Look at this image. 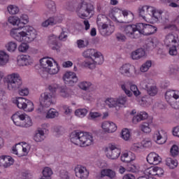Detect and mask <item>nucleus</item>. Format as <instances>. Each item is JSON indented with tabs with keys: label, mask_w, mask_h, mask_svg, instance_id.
Listing matches in <instances>:
<instances>
[{
	"label": "nucleus",
	"mask_w": 179,
	"mask_h": 179,
	"mask_svg": "<svg viewBox=\"0 0 179 179\" xmlns=\"http://www.w3.org/2000/svg\"><path fill=\"white\" fill-rule=\"evenodd\" d=\"M121 89L124 92L125 94H127L128 97H132V92L131 90L127 89L125 84H121Z\"/></svg>",
	"instance_id": "obj_60"
},
{
	"label": "nucleus",
	"mask_w": 179,
	"mask_h": 179,
	"mask_svg": "<svg viewBox=\"0 0 179 179\" xmlns=\"http://www.w3.org/2000/svg\"><path fill=\"white\" fill-rule=\"evenodd\" d=\"M26 106L25 111L31 112L33 110H34V104L33 102H31V101H29V99H27Z\"/></svg>",
	"instance_id": "obj_56"
},
{
	"label": "nucleus",
	"mask_w": 179,
	"mask_h": 179,
	"mask_svg": "<svg viewBox=\"0 0 179 179\" xmlns=\"http://www.w3.org/2000/svg\"><path fill=\"white\" fill-rule=\"evenodd\" d=\"M73 94V92L71 89L66 88V87H60V95L64 99H69L71 96Z\"/></svg>",
	"instance_id": "obj_31"
},
{
	"label": "nucleus",
	"mask_w": 179,
	"mask_h": 179,
	"mask_svg": "<svg viewBox=\"0 0 179 179\" xmlns=\"http://www.w3.org/2000/svg\"><path fill=\"white\" fill-rule=\"evenodd\" d=\"M143 148V145L142 144L138 143H134L131 146L132 150H134L135 152H138V150H141Z\"/></svg>",
	"instance_id": "obj_62"
},
{
	"label": "nucleus",
	"mask_w": 179,
	"mask_h": 179,
	"mask_svg": "<svg viewBox=\"0 0 179 179\" xmlns=\"http://www.w3.org/2000/svg\"><path fill=\"white\" fill-rule=\"evenodd\" d=\"M63 79L65 85H68V86H73L75 83H78V76H76V73L71 71L66 72L64 75Z\"/></svg>",
	"instance_id": "obj_18"
},
{
	"label": "nucleus",
	"mask_w": 179,
	"mask_h": 179,
	"mask_svg": "<svg viewBox=\"0 0 179 179\" xmlns=\"http://www.w3.org/2000/svg\"><path fill=\"white\" fill-rule=\"evenodd\" d=\"M149 115H148V113L143 111L138 113L136 116L133 117V122L134 124H137V122H141V121H143L144 120H146Z\"/></svg>",
	"instance_id": "obj_28"
},
{
	"label": "nucleus",
	"mask_w": 179,
	"mask_h": 179,
	"mask_svg": "<svg viewBox=\"0 0 179 179\" xmlns=\"http://www.w3.org/2000/svg\"><path fill=\"white\" fill-rule=\"evenodd\" d=\"M106 106H108L110 108H113V107H118L117 103V99L115 98H108L105 101Z\"/></svg>",
	"instance_id": "obj_40"
},
{
	"label": "nucleus",
	"mask_w": 179,
	"mask_h": 179,
	"mask_svg": "<svg viewBox=\"0 0 179 179\" xmlns=\"http://www.w3.org/2000/svg\"><path fill=\"white\" fill-rule=\"evenodd\" d=\"M94 58L87 59L83 63L82 65L85 68H88V69H94L96 65H101L104 62V57L100 52H95L93 56Z\"/></svg>",
	"instance_id": "obj_8"
},
{
	"label": "nucleus",
	"mask_w": 179,
	"mask_h": 179,
	"mask_svg": "<svg viewBox=\"0 0 179 179\" xmlns=\"http://www.w3.org/2000/svg\"><path fill=\"white\" fill-rule=\"evenodd\" d=\"M18 42L19 43L24 42L21 44V45L18 47V51H20V52H26V50H29V45H27V43H30V42H26L24 41H18Z\"/></svg>",
	"instance_id": "obj_47"
},
{
	"label": "nucleus",
	"mask_w": 179,
	"mask_h": 179,
	"mask_svg": "<svg viewBox=\"0 0 179 179\" xmlns=\"http://www.w3.org/2000/svg\"><path fill=\"white\" fill-rule=\"evenodd\" d=\"M178 72H179L178 65L171 64L169 66V73H170V75H176V73H178Z\"/></svg>",
	"instance_id": "obj_52"
},
{
	"label": "nucleus",
	"mask_w": 179,
	"mask_h": 179,
	"mask_svg": "<svg viewBox=\"0 0 179 179\" xmlns=\"http://www.w3.org/2000/svg\"><path fill=\"white\" fill-rule=\"evenodd\" d=\"M139 170V166L135 164H128L127 171H131V173H136Z\"/></svg>",
	"instance_id": "obj_58"
},
{
	"label": "nucleus",
	"mask_w": 179,
	"mask_h": 179,
	"mask_svg": "<svg viewBox=\"0 0 179 179\" xmlns=\"http://www.w3.org/2000/svg\"><path fill=\"white\" fill-rule=\"evenodd\" d=\"M108 20H110L108 19V17H107V16H106V15L99 14L98 15L96 18V24L98 27H99L100 26H103V24L107 23Z\"/></svg>",
	"instance_id": "obj_33"
},
{
	"label": "nucleus",
	"mask_w": 179,
	"mask_h": 179,
	"mask_svg": "<svg viewBox=\"0 0 179 179\" xmlns=\"http://www.w3.org/2000/svg\"><path fill=\"white\" fill-rule=\"evenodd\" d=\"M4 83L7 85L8 90H16L22 85V79L17 73H13L4 78Z\"/></svg>",
	"instance_id": "obj_7"
},
{
	"label": "nucleus",
	"mask_w": 179,
	"mask_h": 179,
	"mask_svg": "<svg viewBox=\"0 0 179 179\" xmlns=\"http://www.w3.org/2000/svg\"><path fill=\"white\" fill-rule=\"evenodd\" d=\"M55 117H58V112L55 109H50L46 114V118H55Z\"/></svg>",
	"instance_id": "obj_50"
},
{
	"label": "nucleus",
	"mask_w": 179,
	"mask_h": 179,
	"mask_svg": "<svg viewBox=\"0 0 179 179\" xmlns=\"http://www.w3.org/2000/svg\"><path fill=\"white\" fill-rule=\"evenodd\" d=\"M15 163V159L10 156L2 155L0 157V167L8 169Z\"/></svg>",
	"instance_id": "obj_20"
},
{
	"label": "nucleus",
	"mask_w": 179,
	"mask_h": 179,
	"mask_svg": "<svg viewBox=\"0 0 179 179\" xmlns=\"http://www.w3.org/2000/svg\"><path fill=\"white\" fill-rule=\"evenodd\" d=\"M179 99V91L169 90L165 94V99L173 107L176 104V100Z\"/></svg>",
	"instance_id": "obj_15"
},
{
	"label": "nucleus",
	"mask_w": 179,
	"mask_h": 179,
	"mask_svg": "<svg viewBox=\"0 0 179 179\" xmlns=\"http://www.w3.org/2000/svg\"><path fill=\"white\" fill-rule=\"evenodd\" d=\"M78 86L80 89H82V90H89V88L90 87V86H92V83L83 81V82H81L78 85Z\"/></svg>",
	"instance_id": "obj_51"
},
{
	"label": "nucleus",
	"mask_w": 179,
	"mask_h": 179,
	"mask_svg": "<svg viewBox=\"0 0 179 179\" xmlns=\"http://www.w3.org/2000/svg\"><path fill=\"white\" fill-rule=\"evenodd\" d=\"M58 89V85L54 84L49 85L48 92L41 94L39 98L40 105L37 109L38 113H45V108H49L51 104H54L55 99V92Z\"/></svg>",
	"instance_id": "obj_2"
},
{
	"label": "nucleus",
	"mask_w": 179,
	"mask_h": 179,
	"mask_svg": "<svg viewBox=\"0 0 179 179\" xmlns=\"http://www.w3.org/2000/svg\"><path fill=\"white\" fill-rule=\"evenodd\" d=\"M130 90L136 97H138V96L141 95V92L138 89V87L135 85H130Z\"/></svg>",
	"instance_id": "obj_54"
},
{
	"label": "nucleus",
	"mask_w": 179,
	"mask_h": 179,
	"mask_svg": "<svg viewBox=\"0 0 179 179\" xmlns=\"http://www.w3.org/2000/svg\"><path fill=\"white\" fill-rule=\"evenodd\" d=\"M178 43V36H174L173 34L166 35L164 39V44L166 47H171L176 45Z\"/></svg>",
	"instance_id": "obj_24"
},
{
	"label": "nucleus",
	"mask_w": 179,
	"mask_h": 179,
	"mask_svg": "<svg viewBox=\"0 0 179 179\" xmlns=\"http://www.w3.org/2000/svg\"><path fill=\"white\" fill-rule=\"evenodd\" d=\"M145 89L150 96H156L157 94V87L150 85H145Z\"/></svg>",
	"instance_id": "obj_39"
},
{
	"label": "nucleus",
	"mask_w": 179,
	"mask_h": 179,
	"mask_svg": "<svg viewBox=\"0 0 179 179\" xmlns=\"http://www.w3.org/2000/svg\"><path fill=\"white\" fill-rule=\"evenodd\" d=\"M153 140L158 145H163L167 142V133L164 130L157 131L154 133Z\"/></svg>",
	"instance_id": "obj_17"
},
{
	"label": "nucleus",
	"mask_w": 179,
	"mask_h": 179,
	"mask_svg": "<svg viewBox=\"0 0 179 179\" xmlns=\"http://www.w3.org/2000/svg\"><path fill=\"white\" fill-rule=\"evenodd\" d=\"M164 174V171L163 169L155 166V176H157V177H161V176H163Z\"/></svg>",
	"instance_id": "obj_63"
},
{
	"label": "nucleus",
	"mask_w": 179,
	"mask_h": 179,
	"mask_svg": "<svg viewBox=\"0 0 179 179\" xmlns=\"http://www.w3.org/2000/svg\"><path fill=\"white\" fill-rule=\"evenodd\" d=\"M8 51L10 52H13L17 48V44L14 42H9L6 45Z\"/></svg>",
	"instance_id": "obj_53"
},
{
	"label": "nucleus",
	"mask_w": 179,
	"mask_h": 179,
	"mask_svg": "<svg viewBox=\"0 0 179 179\" xmlns=\"http://www.w3.org/2000/svg\"><path fill=\"white\" fill-rule=\"evenodd\" d=\"M89 44V41H86L85 43V41L82 40V39H79L77 41V45L78 48H85V47H87Z\"/></svg>",
	"instance_id": "obj_57"
},
{
	"label": "nucleus",
	"mask_w": 179,
	"mask_h": 179,
	"mask_svg": "<svg viewBox=\"0 0 179 179\" xmlns=\"http://www.w3.org/2000/svg\"><path fill=\"white\" fill-rule=\"evenodd\" d=\"M53 59L48 57H43L40 59V64L41 68H43V71L41 73V76L42 78H47L48 73L50 75H57L59 72V66L55 62L52 64Z\"/></svg>",
	"instance_id": "obj_4"
},
{
	"label": "nucleus",
	"mask_w": 179,
	"mask_h": 179,
	"mask_svg": "<svg viewBox=\"0 0 179 179\" xmlns=\"http://www.w3.org/2000/svg\"><path fill=\"white\" fill-rule=\"evenodd\" d=\"M30 150V145L24 143L23 145L19 143L16 144L12 148V153L16 155L18 157H23L27 156Z\"/></svg>",
	"instance_id": "obj_12"
},
{
	"label": "nucleus",
	"mask_w": 179,
	"mask_h": 179,
	"mask_svg": "<svg viewBox=\"0 0 179 179\" xmlns=\"http://www.w3.org/2000/svg\"><path fill=\"white\" fill-rule=\"evenodd\" d=\"M121 161L123 162V163H131V162L134 161L135 159V155L131 153V155H129V153H124L121 156Z\"/></svg>",
	"instance_id": "obj_34"
},
{
	"label": "nucleus",
	"mask_w": 179,
	"mask_h": 179,
	"mask_svg": "<svg viewBox=\"0 0 179 179\" xmlns=\"http://www.w3.org/2000/svg\"><path fill=\"white\" fill-rule=\"evenodd\" d=\"M93 6L87 3V0H85L79 4L76 10L77 15L80 19L89 17L92 12H93Z\"/></svg>",
	"instance_id": "obj_9"
},
{
	"label": "nucleus",
	"mask_w": 179,
	"mask_h": 179,
	"mask_svg": "<svg viewBox=\"0 0 179 179\" xmlns=\"http://www.w3.org/2000/svg\"><path fill=\"white\" fill-rule=\"evenodd\" d=\"M9 62V55L6 52L0 51V66H5Z\"/></svg>",
	"instance_id": "obj_32"
},
{
	"label": "nucleus",
	"mask_w": 179,
	"mask_h": 179,
	"mask_svg": "<svg viewBox=\"0 0 179 179\" xmlns=\"http://www.w3.org/2000/svg\"><path fill=\"white\" fill-rule=\"evenodd\" d=\"M98 28L101 36H111L114 33V30H115V27H114L110 20L103 25H100Z\"/></svg>",
	"instance_id": "obj_14"
},
{
	"label": "nucleus",
	"mask_w": 179,
	"mask_h": 179,
	"mask_svg": "<svg viewBox=\"0 0 179 179\" xmlns=\"http://www.w3.org/2000/svg\"><path fill=\"white\" fill-rule=\"evenodd\" d=\"M15 125L17 127H22L23 128H29L33 125L31 118L29 115L22 113V112H17L11 117Z\"/></svg>",
	"instance_id": "obj_6"
},
{
	"label": "nucleus",
	"mask_w": 179,
	"mask_h": 179,
	"mask_svg": "<svg viewBox=\"0 0 179 179\" xmlns=\"http://www.w3.org/2000/svg\"><path fill=\"white\" fill-rule=\"evenodd\" d=\"M111 13L115 19H117V17H121V15H122L126 20V23H131V22L135 19V16L132 12L127 10H122L118 8H113L111 10Z\"/></svg>",
	"instance_id": "obj_10"
},
{
	"label": "nucleus",
	"mask_w": 179,
	"mask_h": 179,
	"mask_svg": "<svg viewBox=\"0 0 179 179\" xmlns=\"http://www.w3.org/2000/svg\"><path fill=\"white\" fill-rule=\"evenodd\" d=\"M17 62L20 66H27L33 63V60L29 55H21L17 57Z\"/></svg>",
	"instance_id": "obj_23"
},
{
	"label": "nucleus",
	"mask_w": 179,
	"mask_h": 179,
	"mask_svg": "<svg viewBox=\"0 0 179 179\" xmlns=\"http://www.w3.org/2000/svg\"><path fill=\"white\" fill-rule=\"evenodd\" d=\"M7 10L10 15H16L19 13V7L16 6L15 5H9L7 7Z\"/></svg>",
	"instance_id": "obj_43"
},
{
	"label": "nucleus",
	"mask_w": 179,
	"mask_h": 179,
	"mask_svg": "<svg viewBox=\"0 0 179 179\" xmlns=\"http://www.w3.org/2000/svg\"><path fill=\"white\" fill-rule=\"evenodd\" d=\"M152 125V120L150 122H143L141 124V131L145 134H150L152 132V129L150 128Z\"/></svg>",
	"instance_id": "obj_38"
},
{
	"label": "nucleus",
	"mask_w": 179,
	"mask_h": 179,
	"mask_svg": "<svg viewBox=\"0 0 179 179\" xmlns=\"http://www.w3.org/2000/svg\"><path fill=\"white\" fill-rule=\"evenodd\" d=\"M124 33L131 38H138L139 34L138 33V23L136 24H129L124 26Z\"/></svg>",
	"instance_id": "obj_16"
},
{
	"label": "nucleus",
	"mask_w": 179,
	"mask_h": 179,
	"mask_svg": "<svg viewBox=\"0 0 179 179\" xmlns=\"http://www.w3.org/2000/svg\"><path fill=\"white\" fill-rule=\"evenodd\" d=\"M76 176L80 179H86L89 177V171L85 166H78L75 169Z\"/></svg>",
	"instance_id": "obj_21"
},
{
	"label": "nucleus",
	"mask_w": 179,
	"mask_h": 179,
	"mask_svg": "<svg viewBox=\"0 0 179 179\" xmlns=\"http://www.w3.org/2000/svg\"><path fill=\"white\" fill-rule=\"evenodd\" d=\"M144 176H140L137 179H156L153 176H156V167H150L145 170Z\"/></svg>",
	"instance_id": "obj_26"
},
{
	"label": "nucleus",
	"mask_w": 179,
	"mask_h": 179,
	"mask_svg": "<svg viewBox=\"0 0 179 179\" xmlns=\"http://www.w3.org/2000/svg\"><path fill=\"white\" fill-rule=\"evenodd\" d=\"M119 72L121 75H123V76H126L127 78H134L135 75H138L136 69L130 64H123L119 69Z\"/></svg>",
	"instance_id": "obj_13"
},
{
	"label": "nucleus",
	"mask_w": 179,
	"mask_h": 179,
	"mask_svg": "<svg viewBox=\"0 0 179 179\" xmlns=\"http://www.w3.org/2000/svg\"><path fill=\"white\" fill-rule=\"evenodd\" d=\"M42 173L45 178H51L52 176V170L50 167H45Z\"/></svg>",
	"instance_id": "obj_45"
},
{
	"label": "nucleus",
	"mask_w": 179,
	"mask_h": 179,
	"mask_svg": "<svg viewBox=\"0 0 179 179\" xmlns=\"http://www.w3.org/2000/svg\"><path fill=\"white\" fill-rule=\"evenodd\" d=\"M87 114V109L86 108H79L75 111V115H76V117H79V118H83L84 117H86Z\"/></svg>",
	"instance_id": "obj_42"
},
{
	"label": "nucleus",
	"mask_w": 179,
	"mask_h": 179,
	"mask_svg": "<svg viewBox=\"0 0 179 179\" xmlns=\"http://www.w3.org/2000/svg\"><path fill=\"white\" fill-rule=\"evenodd\" d=\"M14 103L17 105V107L20 108V110H26V107L27 106L26 103H27V99L23 97H19Z\"/></svg>",
	"instance_id": "obj_29"
},
{
	"label": "nucleus",
	"mask_w": 179,
	"mask_h": 179,
	"mask_svg": "<svg viewBox=\"0 0 179 179\" xmlns=\"http://www.w3.org/2000/svg\"><path fill=\"white\" fill-rule=\"evenodd\" d=\"M21 23V31L19 29H12L10 36L15 38L16 41H26V43H31L37 37V31L33 27L24 26L29 23V16L22 14L20 19Z\"/></svg>",
	"instance_id": "obj_1"
},
{
	"label": "nucleus",
	"mask_w": 179,
	"mask_h": 179,
	"mask_svg": "<svg viewBox=\"0 0 179 179\" xmlns=\"http://www.w3.org/2000/svg\"><path fill=\"white\" fill-rule=\"evenodd\" d=\"M147 162L149 164L157 166L162 162V157L159 156L156 152H151L147 157Z\"/></svg>",
	"instance_id": "obj_22"
},
{
	"label": "nucleus",
	"mask_w": 179,
	"mask_h": 179,
	"mask_svg": "<svg viewBox=\"0 0 179 179\" xmlns=\"http://www.w3.org/2000/svg\"><path fill=\"white\" fill-rule=\"evenodd\" d=\"M96 50L94 49H88L83 52V55L85 57V58H88V59H90L91 58H93L92 57H94L96 52Z\"/></svg>",
	"instance_id": "obj_41"
},
{
	"label": "nucleus",
	"mask_w": 179,
	"mask_h": 179,
	"mask_svg": "<svg viewBox=\"0 0 179 179\" xmlns=\"http://www.w3.org/2000/svg\"><path fill=\"white\" fill-rule=\"evenodd\" d=\"M121 155V150L115 147V145H110L106 152V157L108 159H111L112 160H115L118 159Z\"/></svg>",
	"instance_id": "obj_19"
},
{
	"label": "nucleus",
	"mask_w": 179,
	"mask_h": 179,
	"mask_svg": "<svg viewBox=\"0 0 179 179\" xmlns=\"http://www.w3.org/2000/svg\"><path fill=\"white\" fill-rule=\"evenodd\" d=\"M152 66V62L151 61H147L145 64H143L141 68L140 71L141 72H148L149 71V68Z\"/></svg>",
	"instance_id": "obj_49"
},
{
	"label": "nucleus",
	"mask_w": 179,
	"mask_h": 179,
	"mask_svg": "<svg viewBox=\"0 0 179 179\" xmlns=\"http://www.w3.org/2000/svg\"><path fill=\"white\" fill-rule=\"evenodd\" d=\"M101 177H109V178H114V177H115V172L111 169H103L101 171Z\"/></svg>",
	"instance_id": "obj_35"
},
{
	"label": "nucleus",
	"mask_w": 179,
	"mask_h": 179,
	"mask_svg": "<svg viewBox=\"0 0 179 179\" xmlns=\"http://www.w3.org/2000/svg\"><path fill=\"white\" fill-rule=\"evenodd\" d=\"M145 50L143 48H138L136 51L131 53L132 59H141L143 57H145Z\"/></svg>",
	"instance_id": "obj_30"
},
{
	"label": "nucleus",
	"mask_w": 179,
	"mask_h": 179,
	"mask_svg": "<svg viewBox=\"0 0 179 179\" xmlns=\"http://www.w3.org/2000/svg\"><path fill=\"white\" fill-rule=\"evenodd\" d=\"M169 55H177L178 52H177V46L176 45H173L169 48Z\"/></svg>",
	"instance_id": "obj_61"
},
{
	"label": "nucleus",
	"mask_w": 179,
	"mask_h": 179,
	"mask_svg": "<svg viewBox=\"0 0 179 179\" xmlns=\"http://www.w3.org/2000/svg\"><path fill=\"white\" fill-rule=\"evenodd\" d=\"M55 24V20L54 17H50L43 22H42L43 27H48V26H54Z\"/></svg>",
	"instance_id": "obj_46"
},
{
	"label": "nucleus",
	"mask_w": 179,
	"mask_h": 179,
	"mask_svg": "<svg viewBox=\"0 0 179 179\" xmlns=\"http://www.w3.org/2000/svg\"><path fill=\"white\" fill-rule=\"evenodd\" d=\"M170 152L173 157H176V156H178V153H179L178 146H177L176 145H173L171 147Z\"/></svg>",
	"instance_id": "obj_55"
},
{
	"label": "nucleus",
	"mask_w": 179,
	"mask_h": 179,
	"mask_svg": "<svg viewBox=\"0 0 179 179\" xmlns=\"http://www.w3.org/2000/svg\"><path fill=\"white\" fill-rule=\"evenodd\" d=\"M138 13L139 16L146 22H148V20H146V13H148V15L151 16L152 19H153L154 22H157L160 19H162L163 11L162 10H157L155 7L143 6L138 8Z\"/></svg>",
	"instance_id": "obj_5"
},
{
	"label": "nucleus",
	"mask_w": 179,
	"mask_h": 179,
	"mask_svg": "<svg viewBox=\"0 0 179 179\" xmlns=\"http://www.w3.org/2000/svg\"><path fill=\"white\" fill-rule=\"evenodd\" d=\"M122 138L124 141H129V138H131V132H129L128 129H123L122 130Z\"/></svg>",
	"instance_id": "obj_48"
},
{
	"label": "nucleus",
	"mask_w": 179,
	"mask_h": 179,
	"mask_svg": "<svg viewBox=\"0 0 179 179\" xmlns=\"http://www.w3.org/2000/svg\"><path fill=\"white\" fill-rule=\"evenodd\" d=\"M137 27H138V37L139 36H141V34H143V36H150L157 31V28L156 27L149 24L140 22V23H138Z\"/></svg>",
	"instance_id": "obj_11"
},
{
	"label": "nucleus",
	"mask_w": 179,
	"mask_h": 179,
	"mask_svg": "<svg viewBox=\"0 0 179 179\" xmlns=\"http://www.w3.org/2000/svg\"><path fill=\"white\" fill-rule=\"evenodd\" d=\"M166 164L169 169H176L178 166V162L173 158H166Z\"/></svg>",
	"instance_id": "obj_37"
},
{
	"label": "nucleus",
	"mask_w": 179,
	"mask_h": 179,
	"mask_svg": "<svg viewBox=\"0 0 179 179\" xmlns=\"http://www.w3.org/2000/svg\"><path fill=\"white\" fill-rule=\"evenodd\" d=\"M102 129H103L104 132H108V129L110 128V122L105 121L101 124Z\"/></svg>",
	"instance_id": "obj_64"
},
{
	"label": "nucleus",
	"mask_w": 179,
	"mask_h": 179,
	"mask_svg": "<svg viewBox=\"0 0 179 179\" xmlns=\"http://www.w3.org/2000/svg\"><path fill=\"white\" fill-rule=\"evenodd\" d=\"M117 131V124H115L113 122H110V126L108 130V134H112L113 132H115Z\"/></svg>",
	"instance_id": "obj_59"
},
{
	"label": "nucleus",
	"mask_w": 179,
	"mask_h": 179,
	"mask_svg": "<svg viewBox=\"0 0 179 179\" xmlns=\"http://www.w3.org/2000/svg\"><path fill=\"white\" fill-rule=\"evenodd\" d=\"M57 40V36H55V35H52L49 36L48 44L52 50H56L57 52H59V48H61V44L58 43Z\"/></svg>",
	"instance_id": "obj_25"
},
{
	"label": "nucleus",
	"mask_w": 179,
	"mask_h": 179,
	"mask_svg": "<svg viewBox=\"0 0 179 179\" xmlns=\"http://www.w3.org/2000/svg\"><path fill=\"white\" fill-rule=\"evenodd\" d=\"M34 139L36 142H41L43 139H45L44 131L38 130L34 136Z\"/></svg>",
	"instance_id": "obj_36"
},
{
	"label": "nucleus",
	"mask_w": 179,
	"mask_h": 179,
	"mask_svg": "<svg viewBox=\"0 0 179 179\" xmlns=\"http://www.w3.org/2000/svg\"><path fill=\"white\" fill-rule=\"evenodd\" d=\"M8 22L10 24H13V26H17V28L13 29V30H20L22 31V28L23 27L22 26V23L20 22V20L19 17H8Z\"/></svg>",
	"instance_id": "obj_27"
},
{
	"label": "nucleus",
	"mask_w": 179,
	"mask_h": 179,
	"mask_svg": "<svg viewBox=\"0 0 179 179\" xmlns=\"http://www.w3.org/2000/svg\"><path fill=\"white\" fill-rule=\"evenodd\" d=\"M127 96L122 95L116 99L117 107H121V106H124L127 103Z\"/></svg>",
	"instance_id": "obj_44"
},
{
	"label": "nucleus",
	"mask_w": 179,
	"mask_h": 179,
	"mask_svg": "<svg viewBox=\"0 0 179 179\" xmlns=\"http://www.w3.org/2000/svg\"><path fill=\"white\" fill-rule=\"evenodd\" d=\"M70 141L74 145L85 148L93 145V136L87 132L74 131L70 134Z\"/></svg>",
	"instance_id": "obj_3"
}]
</instances>
